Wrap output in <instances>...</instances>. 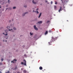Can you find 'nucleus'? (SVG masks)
<instances>
[{"instance_id":"f257e3e1","label":"nucleus","mask_w":73,"mask_h":73,"mask_svg":"<svg viewBox=\"0 0 73 73\" xmlns=\"http://www.w3.org/2000/svg\"><path fill=\"white\" fill-rule=\"evenodd\" d=\"M57 38L56 37H54L53 36L52 37V39L51 40L50 42H48V44L49 45H51V42H54V41H55V40H57Z\"/></svg>"},{"instance_id":"f03ea898","label":"nucleus","mask_w":73,"mask_h":73,"mask_svg":"<svg viewBox=\"0 0 73 73\" xmlns=\"http://www.w3.org/2000/svg\"><path fill=\"white\" fill-rule=\"evenodd\" d=\"M24 62L23 63V62H21V64L23 65H24L27 66V65L26 64V61L25 60H23Z\"/></svg>"},{"instance_id":"7ed1b4c3","label":"nucleus","mask_w":73,"mask_h":73,"mask_svg":"<svg viewBox=\"0 0 73 73\" xmlns=\"http://www.w3.org/2000/svg\"><path fill=\"white\" fill-rule=\"evenodd\" d=\"M17 61V60L16 59H14L13 60V61H11V63H15Z\"/></svg>"},{"instance_id":"20e7f679","label":"nucleus","mask_w":73,"mask_h":73,"mask_svg":"<svg viewBox=\"0 0 73 73\" xmlns=\"http://www.w3.org/2000/svg\"><path fill=\"white\" fill-rule=\"evenodd\" d=\"M34 28H35V29L36 30H38V29L36 27V26L35 25L34 26Z\"/></svg>"},{"instance_id":"39448f33","label":"nucleus","mask_w":73,"mask_h":73,"mask_svg":"<svg viewBox=\"0 0 73 73\" xmlns=\"http://www.w3.org/2000/svg\"><path fill=\"white\" fill-rule=\"evenodd\" d=\"M7 28L8 29V30H9V31H11V29H9V28H10V27H9L7 26Z\"/></svg>"},{"instance_id":"423d86ee","label":"nucleus","mask_w":73,"mask_h":73,"mask_svg":"<svg viewBox=\"0 0 73 73\" xmlns=\"http://www.w3.org/2000/svg\"><path fill=\"white\" fill-rule=\"evenodd\" d=\"M62 7H60V9L59 10V12H60V11H62Z\"/></svg>"},{"instance_id":"0eeeda50","label":"nucleus","mask_w":73,"mask_h":73,"mask_svg":"<svg viewBox=\"0 0 73 73\" xmlns=\"http://www.w3.org/2000/svg\"><path fill=\"white\" fill-rule=\"evenodd\" d=\"M23 72H24V73H27V71H26V70H24L23 71Z\"/></svg>"},{"instance_id":"6e6552de","label":"nucleus","mask_w":73,"mask_h":73,"mask_svg":"<svg viewBox=\"0 0 73 73\" xmlns=\"http://www.w3.org/2000/svg\"><path fill=\"white\" fill-rule=\"evenodd\" d=\"M32 2L33 3L35 4L36 3V2H35L34 1V0H33L32 1Z\"/></svg>"},{"instance_id":"1a4fd4ad","label":"nucleus","mask_w":73,"mask_h":73,"mask_svg":"<svg viewBox=\"0 0 73 73\" xmlns=\"http://www.w3.org/2000/svg\"><path fill=\"white\" fill-rule=\"evenodd\" d=\"M42 69H43V68L42 67L40 66V67H39V69L40 70H41Z\"/></svg>"},{"instance_id":"9d476101","label":"nucleus","mask_w":73,"mask_h":73,"mask_svg":"<svg viewBox=\"0 0 73 73\" xmlns=\"http://www.w3.org/2000/svg\"><path fill=\"white\" fill-rule=\"evenodd\" d=\"M38 23L39 24H41L42 23V21H38Z\"/></svg>"},{"instance_id":"9b49d317","label":"nucleus","mask_w":73,"mask_h":73,"mask_svg":"<svg viewBox=\"0 0 73 73\" xmlns=\"http://www.w3.org/2000/svg\"><path fill=\"white\" fill-rule=\"evenodd\" d=\"M48 33V31H46L45 32L44 34L45 35H46Z\"/></svg>"},{"instance_id":"f8f14e48","label":"nucleus","mask_w":73,"mask_h":73,"mask_svg":"<svg viewBox=\"0 0 73 73\" xmlns=\"http://www.w3.org/2000/svg\"><path fill=\"white\" fill-rule=\"evenodd\" d=\"M27 13H28V12H27V13H23V16H24V15H25V14H26Z\"/></svg>"},{"instance_id":"ddd939ff","label":"nucleus","mask_w":73,"mask_h":73,"mask_svg":"<svg viewBox=\"0 0 73 73\" xmlns=\"http://www.w3.org/2000/svg\"><path fill=\"white\" fill-rule=\"evenodd\" d=\"M35 12L37 13V14H38L39 13V12L38 11H35Z\"/></svg>"},{"instance_id":"4468645a","label":"nucleus","mask_w":73,"mask_h":73,"mask_svg":"<svg viewBox=\"0 0 73 73\" xmlns=\"http://www.w3.org/2000/svg\"><path fill=\"white\" fill-rule=\"evenodd\" d=\"M17 67H16L14 69V70H16L17 69Z\"/></svg>"},{"instance_id":"2eb2a0df","label":"nucleus","mask_w":73,"mask_h":73,"mask_svg":"<svg viewBox=\"0 0 73 73\" xmlns=\"http://www.w3.org/2000/svg\"><path fill=\"white\" fill-rule=\"evenodd\" d=\"M3 58H2L1 59V62H3Z\"/></svg>"},{"instance_id":"dca6fc26","label":"nucleus","mask_w":73,"mask_h":73,"mask_svg":"<svg viewBox=\"0 0 73 73\" xmlns=\"http://www.w3.org/2000/svg\"><path fill=\"white\" fill-rule=\"evenodd\" d=\"M54 8L56 9L57 8V7L56 6H54Z\"/></svg>"},{"instance_id":"f3484780","label":"nucleus","mask_w":73,"mask_h":73,"mask_svg":"<svg viewBox=\"0 0 73 73\" xmlns=\"http://www.w3.org/2000/svg\"><path fill=\"white\" fill-rule=\"evenodd\" d=\"M5 33H3V34L4 35H5L6 36H7L8 35L7 34H5Z\"/></svg>"},{"instance_id":"a211bd4d","label":"nucleus","mask_w":73,"mask_h":73,"mask_svg":"<svg viewBox=\"0 0 73 73\" xmlns=\"http://www.w3.org/2000/svg\"><path fill=\"white\" fill-rule=\"evenodd\" d=\"M11 31L12 32H14V31L13 30V29H11Z\"/></svg>"},{"instance_id":"6ab92c4d","label":"nucleus","mask_w":73,"mask_h":73,"mask_svg":"<svg viewBox=\"0 0 73 73\" xmlns=\"http://www.w3.org/2000/svg\"><path fill=\"white\" fill-rule=\"evenodd\" d=\"M13 29H14V30H16V28H15V27H14L13 28Z\"/></svg>"},{"instance_id":"aec40b11","label":"nucleus","mask_w":73,"mask_h":73,"mask_svg":"<svg viewBox=\"0 0 73 73\" xmlns=\"http://www.w3.org/2000/svg\"><path fill=\"white\" fill-rule=\"evenodd\" d=\"M41 14H42V13H40V15H39V16H41Z\"/></svg>"},{"instance_id":"412c9836","label":"nucleus","mask_w":73,"mask_h":73,"mask_svg":"<svg viewBox=\"0 0 73 73\" xmlns=\"http://www.w3.org/2000/svg\"><path fill=\"white\" fill-rule=\"evenodd\" d=\"M2 65V62L0 63V65Z\"/></svg>"},{"instance_id":"4be33fe9","label":"nucleus","mask_w":73,"mask_h":73,"mask_svg":"<svg viewBox=\"0 0 73 73\" xmlns=\"http://www.w3.org/2000/svg\"><path fill=\"white\" fill-rule=\"evenodd\" d=\"M30 34L31 35H33V33H30Z\"/></svg>"},{"instance_id":"5701e85b","label":"nucleus","mask_w":73,"mask_h":73,"mask_svg":"<svg viewBox=\"0 0 73 73\" xmlns=\"http://www.w3.org/2000/svg\"><path fill=\"white\" fill-rule=\"evenodd\" d=\"M49 22H50V21H48L47 22V23H48Z\"/></svg>"},{"instance_id":"b1692460","label":"nucleus","mask_w":73,"mask_h":73,"mask_svg":"<svg viewBox=\"0 0 73 73\" xmlns=\"http://www.w3.org/2000/svg\"><path fill=\"white\" fill-rule=\"evenodd\" d=\"M55 4H57V2H55Z\"/></svg>"},{"instance_id":"393cba45","label":"nucleus","mask_w":73,"mask_h":73,"mask_svg":"<svg viewBox=\"0 0 73 73\" xmlns=\"http://www.w3.org/2000/svg\"><path fill=\"white\" fill-rule=\"evenodd\" d=\"M16 7H13V9H15L16 8Z\"/></svg>"},{"instance_id":"a878e982","label":"nucleus","mask_w":73,"mask_h":73,"mask_svg":"<svg viewBox=\"0 0 73 73\" xmlns=\"http://www.w3.org/2000/svg\"><path fill=\"white\" fill-rule=\"evenodd\" d=\"M49 33H51V30H49Z\"/></svg>"},{"instance_id":"bb28decb","label":"nucleus","mask_w":73,"mask_h":73,"mask_svg":"<svg viewBox=\"0 0 73 73\" xmlns=\"http://www.w3.org/2000/svg\"><path fill=\"white\" fill-rule=\"evenodd\" d=\"M9 73V71H8L7 72H6L5 73Z\"/></svg>"},{"instance_id":"cd10ccee","label":"nucleus","mask_w":73,"mask_h":73,"mask_svg":"<svg viewBox=\"0 0 73 73\" xmlns=\"http://www.w3.org/2000/svg\"><path fill=\"white\" fill-rule=\"evenodd\" d=\"M35 11H34V10H33V13H34L35 12Z\"/></svg>"},{"instance_id":"c85d7f7f","label":"nucleus","mask_w":73,"mask_h":73,"mask_svg":"<svg viewBox=\"0 0 73 73\" xmlns=\"http://www.w3.org/2000/svg\"><path fill=\"white\" fill-rule=\"evenodd\" d=\"M62 2V3H64V2H63V0H61Z\"/></svg>"},{"instance_id":"c756f323","label":"nucleus","mask_w":73,"mask_h":73,"mask_svg":"<svg viewBox=\"0 0 73 73\" xmlns=\"http://www.w3.org/2000/svg\"><path fill=\"white\" fill-rule=\"evenodd\" d=\"M24 7H27V5H26L25 6H24Z\"/></svg>"},{"instance_id":"7c9ffc66","label":"nucleus","mask_w":73,"mask_h":73,"mask_svg":"<svg viewBox=\"0 0 73 73\" xmlns=\"http://www.w3.org/2000/svg\"><path fill=\"white\" fill-rule=\"evenodd\" d=\"M38 9H39L38 8H37V9H36V10L38 11Z\"/></svg>"},{"instance_id":"2f4dec72","label":"nucleus","mask_w":73,"mask_h":73,"mask_svg":"<svg viewBox=\"0 0 73 73\" xmlns=\"http://www.w3.org/2000/svg\"><path fill=\"white\" fill-rule=\"evenodd\" d=\"M24 56H26V54H25L24 55Z\"/></svg>"},{"instance_id":"473e14b6","label":"nucleus","mask_w":73,"mask_h":73,"mask_svg":"<svg viewBox=\"0 0 73 73\" xmlns=\"http://www.w3.org/2000/svg\"><path fill=\"white\" fill-rule=\"evenodd\" d=\"M11 22V20H9V23H10V22Z\"/></svg>"},{"instance_id":"72a5a7b5","label":"nucleus","mask_w":73,"mask_h":73,"mask_svg":"<svg viewBox=\"0 0 73 73\" xmlns=\"http://www.w3.org/2000/svg\"><path fill=\"white\" fill-rule=\"evenodd\" d=\"M8 1L9 3L10 0H9Z\"/></svg>"},{"instance_id":"f704fd0d","label":"nucleus","mask_w":73,"mask_h":73,"mask_svg":"<svg viewBox=\"0 0 73 73\" xmlns=\"http://www.w3.org/2000/svg\"><path fill=\"white\" fill-rule=\"evenodd\" d=\"M40 16L39 15L38 16V18H39L40 17Z\"/></svg>"},{"instance_id":"c9c22d12","label":"nucleus","mask_w":73,"mask_h":73,"mask_svg":"<svg viewBox=\"0 0 73 73\" xmlns=\"http://www.w3.org/2000/svg\"><path fill=\"white\" fill-rule=\"evenodd\" d=\"M17 73H20V72H18Z\"/></svg>"},{"instance_id":"e433bc0d","label":"nucleus","mask_w":73,"mask_h":73,"mask_svg":"<svg viewBox=\"0 0 73 73\" xmlns=\"http://www.w3.org/2000/svg\"><path fill=\"white\" fill-rule=\"evenodd\" d=\"M5 33H7V32L6 31H5Z\"/></svg>"},{"instance_id":"4c0bfd02","label":"nucleus","mask_w":73,"mask_h":73,"mask_svg":"<svg viewBox=\"0 0 73 73\" xmlns=\"http://www.w3.org/2000/svg\"><path fill=\"white\" fill-rule=\"evenodd\" d=\"M21 70H23V68H21Z\"/></svg>"},{"instance_id":"58836bf2","label":"nucleus","mask_w":73,"mask_h":73,"mask_svg":"<svg viewBox=\"0 0 73 73\" xmlns=\"http://www.w3.org/2000/svg\"><path fill=\"white\" fill-rule=\"evenodd\" d=\"M45 2H47V1H46Z\"/></svg>"},{"instance_id":"ea45409f","label":"nucleus","mask_w":73,"mask_h":73,"mask_svg":"<svg viewBox=\"0 0 73 73\" xmlns=\"http://www.w3.org/2000/svg\"><path fill=\"white\" fill-rule=\"evenodd\" d=\"M12 21H13V19H12Z\"/></svg>"},{"instance_id":"a19ab883","label":"nucleus","mask_w":73,"mask_h":73,"mask_svg":"<svg viewBox=\"0 0 73 73\" xmlns=\"http://www.w3.org/2000/svg\"><path fill=\"white\" fill-rule=\"evenodd\" d=\"M1 8V5H0V8Z\"/></svg>"},{"instance_id":"79ce46f5","label":"nucleus","mask_w":73,"mask_h":73,"mask_svg":"<svg viewBox=\"0 0 73 73\" xmlns=\"http://www.w3.org/2000/svg\"><path fill=\"white\" fill-rule=\"evenodd\" d=\"M51 3H53V2H52V1H51Z\"/></svg>"},{"instance_id":"37998d69","label":"nucleus","mask_w":73,"mask_h":73,"mask_svg":"<svg viewBox=\"0 0 73 73\" xmlns=\"http://www.w3.org/2000/svg\"><path fill=\"white\" fill-rule=\"evenodd\" d=\"M5 42H7V40H5Z\"/></svg>"},{"instance_id":"c03bdc74","label":"nucleus","mask_w":73,"mask_h":73,"mask_svg":"<svg viewBox=\"0 0 73 73\" xmlns=\"http://www.w3.org/2000/svg\"><path fill=\"white\" fill-rule=\"evenodd\" d=\"M0 73H2L1 72H0Z\"/></svg>"},{"instance_id":"a18cd8bd","label":"nucleus","mask_w":73,"mask_h":73,"mask_svg":"<svg viewBox=\"0 0 73 73\" xmlns=\"http://www.w3.org/2000/svg\"><path fill=\"white\" fill-rule=\"evenodd\" d=\"M3 41H4V40H3Z\"/></svg>"},{"instance_id":"49530a36","label":"nucleus","mask_w":73,"mask_h":73,"mask_svg":"<svg viewBox=\"0 0 73 73\" xmlns=\"http://www.w3.org/2000/svg\"><path fill=\"white\" fill-rule=\"evenodd\" d=\"M8 9V8H7V9Z\"/></svg>"},{"instance_id":"de8ad7c7","label":"nucleus","mask_w":73,"mask_h":73,"mask_svg":"<svg viewBox=\"0 0 73 73\" xmlns=\"http://www.w3.org/2000/svg\"><path fill=\"white\" fill-rule=\"evenodd\" d=\"M34 9H33V10Z\"/></svg>"},{"instance_id":"09e8293b","label":"nucleus","mask_w":73,"mask_h":73,"mask_svg":"<svg viewBox=\"0 0 73 73\" xmlns=\"http://www.w3.org/2000/svg\"><path fill=\"white\" fill-rule=\"evenodd\" d=\"M7 39V38H6V39Z\"/></svg>"},{"instance_id":"8fccbe9b","label":"nucleus","mask_w":73,"mask_h":73,"mask_svg":"<svg viewBox=\"0 0 73 73\" xmlns=\"http://www.w3.org/2000/svg\"><path fill=\"white\" fill-rule=\"evenodd\" d=\"M13 73H14V72H13Z\"/></svg>"},{"instance_id":"3c124183","label":"nucleus","mask_w":73,"mask_h":73,"mask_svg":"<svg viewBox=\"0 0 73 73\" xmlns=\"http://www.w3.org/2000/svg\"><path fill=\"white\" fill-rule=\"evenodd\" d=\"M51 4H52V3H51Z\"/></svg>"},{"instance_id":"603ef678","label":"nucleus","mask_w":73,"mask_h":73,"mask_svg":"<svg viewBox=\"0 0 73 73\" xmlns=\"http://www.w3.org/2000/svg\"><path fill=\"white\" fill-rule=\"evenodd\" d=\"M67 21H68V20H67Z\"/></svg>"}]
</instances>
